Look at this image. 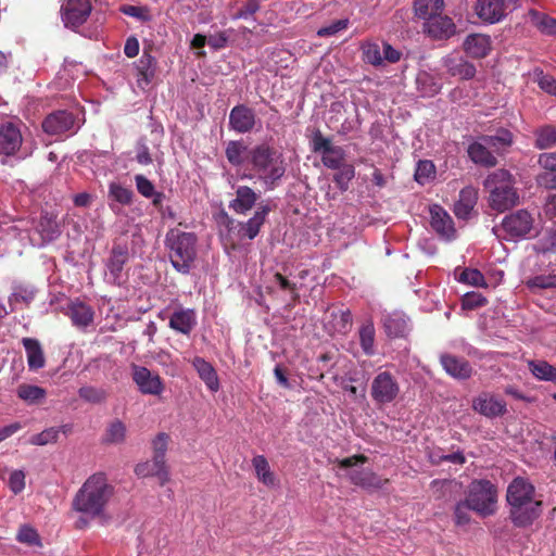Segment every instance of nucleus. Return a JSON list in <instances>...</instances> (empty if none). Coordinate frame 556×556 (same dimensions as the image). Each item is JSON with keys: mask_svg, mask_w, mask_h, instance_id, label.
Segmentation results:
<instances>
[{"mask_svg": "<svg viewBox=\"0 0 556 556\" xmlns=\"http://www.w3.org/2000/svg\"><path fill=\"white\" fill-rule=\"evenodd\" d=\"M119 11L123 14L140 22H148L151 20V12L148 7L123 4L119 7Z\"/></svg>", "mask_w": 556, "mask_h": 556, "instance_id": "obj_54", "label": "nucleus"}, {"mask_svg": "<svg viewBox=\"0 0 556 556\" xmlns=\"http://www.w3.org/2000/svg\"><path fill=\"white\" fill-rule=\"evenodd\" d=\"M486 299L478 292H467L462 300L463 308L473 309L485 305Z\"/></svg>", "mask_w": 556, "mask_h": 556, "instance_id": "obj_61", "label": "nucleus"}, {"mask_svg": "<svg viewBox=\"0 0 556 556\" xmlns=\"http://www.w3.org/2000/svg\"><path fill=\"white\" fill-rule=\"evenodd\" d=\"M506 500L509 517L516 527H528L541 515L542 502L535 500V489L526 478L516 477L509 483Z\"/></svg>", "mask_w": 556, "mask_h": 556, "instance_id": "obj_2", "label": "nucleus"}, {"mask_svg": "<svg viewBox=\"0 0 556 556\" xmlns=\"http://www.w3.org/2000/svg\"><path fill=\"white\" fill-rule=\"evenodd\" d=\"M349 25V20L342 18L337 20L329 24L328 26L321 27L317 30V36L319 37H330L338 34L341 30H344Z\"/></svg>", "mask_w": 556, "mask_h": 556, "instance_id": "obj_62", "label": "nucleus"}, {"mask_svg": "<svg viewBox=\"0 0 556 556\" xmlns=\"http://www.w3.org/2000/svg\"><path fill=\"white\" fill-rule=\"evenodd\" d=\"M22 344L26 352L29 370L36 371L43 368L46 365V358L40 342L34 338H23Z\"/></svg>", "mask_w": 556, "mask_h": 556, "instance_id": "obj_28", "label": "nucleus"}, {"mask_svg": "<svg viewBox=\"0 0 556 556\" xmlns=\"http://www.w3.org/2000/svg\"><path fill=\"white\" fill-rule=\"evenodd\" d=\"M470 507L467 504V501H460L456 504L454 509V516H455V522L458 526H465L469 523L470 521V515H469Z\"/></svg>", "mask_w": 556, "mask_h": 556, "instance_id": "obj_63", "label": "nucleus"}, {"mask_svg": "<svg viewBox=\"0 0 556 556\" xmlns=\"http://www.w3.org/2000/svg\"><path fill=\"white\" fill-rule=\"evenodd\" d=\"M27 225L28 222L18 220L11 229L21 241L28 240L34 247H43L55 240L61 233L55 217L48 213L40 216L31 231L28 229Z\"/></svg>", "mask_w": 556, "mask_h": 556, "instance_id": "obj_6", "label": "nucleus"}, {"mask_svg": "<svg viewBox=\"0 0 556 556\" xmlns=\"http://www.w3.org/2000/svg\"><path fill=\"white\" fill-rule=\"evenodd\" d=\"M23 143V136L17 125L8 122L0 127V154L15 155Z\"/></svg>", "mask_w": 556, "mask_h": 556, "instance_id": "obj_15", "label": "nucleus"}, {"mask_svg": "<svg viewBox=\"0 0 556 556\" xmlns=\"http://www.w3.org/2000/svg\"><path fill=\"white\" fill-rule=\"evenodd\" d=\"M257 200L255 191L248 186H240L236 191V199L230 202V208L238 214H245Z\"/></svg>", "mask_w": 556, "mask_h": 556, "instance_id": "obj_31", "label": "nucleus"}, {"mask_svg": "<svg viewBox=\"0 0 556 556\" xmlns=\"http://www.w3.org/2000/svg\"><path fill=\"white\" fill-rule=\"evenodd\" d=\"M483 140L495 150L510 146L513 142V135L506 129H501L495 136H483Z\"/></svg>", "mask_w": 556, "mask_h": 556, "instance_id": "obj_56", "label": "nucleus"}, {"mask_svg": "<svg viewBox=\"0 0 556 556\" xmlns=\"http://www.w3.org/2000/svg\"><path fill=\"white\" fill-rule=\"evenodd\" d=\"M129 260L127 245L115 244L111 251V255L106 261V278L114 285H119L123 280L124 266Z\"/></svg>", "mask_w": 556, "mask_h": 556, "instance_id": "obj_13", "label": "nucleus"}, {"mask_svg": "<svg viewBox=\"0 0 556 556\" xmlns=\"http://www.w3.org/2000/svg\"><path fill=\"white\" fill-rule=\"evenodd\" d=\"M472 408L488 418L500 417L507 412L506 402L489 392H483L475 397Z\"/></svg>", "mask_w": 556, "mask_h": 556, "instance_id": "obj_14", "label": "nucleus"}, {"mask_svg": "<svg viewBox=\"0 0 556 556\" xmlns=\"http://www.w3.org/2000/svg\"><path fill=\"white\" fill-rule=\"evenodd\" d=\"M538 163L544 169L536 177L538 185L545 189H556V152L541 153Z\"/></svg>", "mask_w": 556, "mask_h": 556, "instance_id": "obj_19", "label": "nucleus"}, {"mask_svg": "<svg viewBox=\"0 0 556 556\" xmlns=\"http://www.w3.org/2000/svg\"><path fill=\"white\" fill-rule=\"evenodd\" d=\"M338 172L333 176V180L338 185V187L344 191L349 187V182L355 176V169L351 164H342L339 168H336Z\"/></svg>", "mask_w": 556, "mask_h": 556, "instance_id": "obj_53", "label": "nucleus"}, {"mask_svg": "<svg viewBox=\"0 0 556 556\" xmlns=\"http://www.w3.org/2000/svg\"><path fill=\"white\" fill-rule=\"evenodd\" d=\"M132 380L142 394L160 395L164 391L161 377L143 366L132 367Z\"/></svg>", "mask_w": 556, "mask_h": 556, "instance_id": "obj_11", "label": "nucleus"}, {"mask_svg": "<svg viewBox=\"0 0 556 556\" xmlns=\"http://www.w3.org/2000/svg\"><path fill=\"white\" fill-rule=\"evenodd\" d=\"M435 176V167L431 161H419L415 170V179L418 184L425 185Z\"/></svg>", "mask_w": 556, "mask_h": 556, "instance_id": "obj_50", "label": "nucleus"}, {"mask_svg": "<svg viewBox=\"0 0 556 556\" xmlns=\"http://www.w3.org/2000/svg\"><path fill=\"white\" fill-rule=\"evenodd\" d=\"M424 30L433 39H448L456 33V26L447 15H439L425 22Z\"/></svg>", "mask_w": 556, "mask_h": 556, "instance_id": "obj_18", "label": "nucleus"}, {"mask_svg": "<svg viewBox=\"0 0 556 556\" xmlns=\"http://www.w3.org/2000/svg\"><path fill=\"white\" fill-rule=\"evenodd\" d=\"M66 315L78 329H87L94 320V309L87 303L76 299L68 303Z\"/></svg>", "mask_w": 556, "mask_h": 556, "instance_id": "obj_16", "label": "nucleus"}, {"mask_svg": "<svg viewBox=\"0 0 556 556\" xmlns=\"http://www.w3.org/2000/svg\"><path fill=\"white\" fill-rule=\"evenodd\" d=\"M135 473L139 478L156 477L162 485L169 480L166 462L155 457L152 460L138 464L135 468Z\"/></svg>", "mask_w": 556, "mask_h": 556, "instance_id": "obj_21", "label": "nucleus"}, {"mask_svg": "<svg viewBox=\"0 0 556 556\" xmlns=\"http://www.w3.org/2000/svg\"><path fill=\"white\" fill-rule=\"evenodd\" d=\"M169 258L174 268L188 274L195 258L197 238L193 233L172 229L166 235Z\"/></svg>", "mask_w": 556, "mask_h": 556, "instance_id": "obj_5", "label": "nucleus"}, {"mask_svg": "<svg viewBox=\"0 0 556 556\" xmlns=\"http://www.w3.org/2000/svg\"><path fill=\"white\" fill-rule=\"evenodd\" d=\"M115 494V486L103 472H96L87 478L72 501L74 511L81 515L77 521L78 528L88 526L89 520L99 519L108 522L110 516L108 506Z\"/></svg>", "mask_w": 556, "mask_h": 556, "instance_id": "obj_1", "label": "nucleus"}, {"mask_svg": "<svg viewBox=\"0 0 556 556\" xmlns=\"http://www.w3.org/2000/svg\"><path fill=\"white\" fill-rule=\"evenodd\" d=\"M431 228L443 240L451 241L456 236L454 222L450 214L440 205L433 204L429 208Z\"/></svg>", "mask_w": 556, "mask_h": 556, "instance_id": "obj_12", "label": "nucleus"}, {"mask_svg": "<svg viewBox=\"0 0 556 556\" xmlns=\"http://www.w3.org/2000/svg\"><path fill=\"white\" fill-rule=\"evenodd\" d=\"M415 14L417 17L429 22L430 18L437 17L442 14L444 9L443 0H415L414 2Z\"/></svg>", "mask_w": 556, "mask_h": 556, "instance_id": "obj_34", "label": "nucleus"}, {"mask_svg": "<svg viewBox=\"0 0 556 556\" xmlns=\"http://www.w3.org/2000/svg\"><path fill=\"white\" fill-rule=\"evenodd\" d=\"M475 12L482 22L488 24L501 22L508 13L500 0H477Z\"/></svg>", "mask_w": 556, "mask_h": 556, "instance_id": "obj_17", "label": "nucleus"}, {"mask_svg": "<svg viewBox=\"0 0 556 556\" xmlns=\"http://www.w3.org/2000/svg\"><path fill=\"white\" fill-rule=\"evenodd\" d=\"M363 60L372 66H382L383 58L380 46L377 42H364L361 47Z\"/></svg>", "mask_w": 556, "mask_h": 556, "instance_id": "obj_45", "label": "nucleus"}, {"mask_svg": "<svg viewBox=\"0 0 556 556\" xmlns=\"http://www.w3.org/2000/svg\"><path fill=\"white\" fill-rule=\"evenodd\" d=\"M457 280L462 283H466V285L473 286V287H484L485 286L484 276L481 274L480 270L475 269V268L464 269L457 277Z\"/></svg>", "mask_w": 556, "mask_h": 556, "instance_id": "obj_55", "label": "nucleus"}, {"mask_svg": "<svg viewBox=\"0 0 556 556\" xmlns=\"http://www.w3.org/2000/svg\"><path fill=\"white\" fill-rule=\"evenodd\" d=\"M442 64L451 76L462 79H471L476 75V67L462 56L447 55L442 59Z\"/></svg>", "mask_w": 556, "mask_h": 556, "instance_id": "obj_24", "label": "nucleus"}, {"mask_svg": "<svg viewBox=\"0 0 556 556\" xmlns=\"http://www.w3.org/2000/svg\"><path fill=\"white\" fill-rule=\"evenodd\" d=\"M534 81L546 93L556 97V78L552 75L545 74L541 68L533 71Z\"/></svg>", "mask_w": 556, "mask_h": 556, "instance_id": "obj_49", "label": "nucleus"}, {"mask_svg": "<svg viewBox=\"0 0 556 556\" xmlns=\"http://www.w3.org/2000/svg\"><path fill=\"white\" fill-rule=\"evenodd\" d=\"M197 324V314L191 308H178L169 318V327L182 334H189Z\"/></svg>", "mask_w": 556, "mask_h": 556, "instance_id": "obj_25", "label": "nucleus"}, {"mask_svg": "<svg viewBox=\"0 0 556 556\" xmlns=\"http://www.w3.org/2000/svg\"><path fill=\"white\" fill-rule=\"evenodd\" d=\"M351 482L364 489H380L386 481L370 470H353L349 473Z\"/></svg>", "mask_w": 556, "mask_h": 556, "instance_id": "obj_36", "label": "nucleus"}, {"mask_svg": "<svg viewBox=\"0 0 556 556\" xmlns=\"http://www.w3.org/2000/svg\"><path fill=\"white\" fill-rule=\"evenodd\" d=\"M59 433L60 429L58 427L47 428L40 433L34 434L29 439V443L38 446L55 443L59 439Z\"/></svg>", "mask_w": 556, "mask_h": 556, "instance_id": "obj_52", "label": "nucleus"}, {"mask_svg": "<svg viewBox=\"0 0 556 556\" xmlns=\"http://www.w3.org/2000/svg\"><path fill=\"white\" fill-rule=\"evenodd\" d=\"M269 211L270 208L268 205L260 206L255 211L254 215L241 226L240 232L251 240L254 239L258 235Z\"/></svg>", "mask_w": 556, "mask_h": 556, "instance_id": "obj_33", "label": "nucleus"}, {"mask_svg": "<svg viewBox=\"0 0 556 556\" xmlns=\"http://www.w3.org/2000/svg\"><path fill=\"white\" fill-rule=\"evenodd\" d=\"M400 393L396 379L388 371L379 372L371 382L370 394L375 402L388 404L393 402Z\"/></svg>", "mask_w": 556, "mask_h": 556, "instance_id": "obj_9", "label": "nucleus"}, {"mask_svg": "<svg viewBox=\"0 0 556 556\" xmlns=\"http://www.w3.org/2000/svg\"><path fill=\"white\" fill-rule=\"evenodd\" d=\"M34 296L35 292L33 289L27 287H16L11 296L9 298V302L11 306L18 302L28 304L34 300Z\"/></svg>", "mask_w": 556, "mask_h": 556, "instance_id": "obj_59", "label": "nucleus"}, {"mask_svg": "<svg viewBox=\"0 0 556 556\" xmlns=\"http://www.w3.org/2000/svg\"><path fill=\"white\" fill-rule=\"evenodd\" d=\"M556 144V128L551 125L540 127L535 131V147L545 150Z\"/></svg>", "mask_w": 556, "mask_h": 556, "instance_id": "obj_43", "label": "nucleus"}, {"mask_svg": "<svg viewBox=\"0 0 556 556\" xmlns=\"http://www.w3.org/2000/svg\"><path fill=\"white\" fill-rule=\"evenodd\" d=\"M441 364L444 370L454 378L466 379L471 376V366L463 358H457L452 355H442Z\"/></svg>", "mask_w": 556, "mask_h": 556, "instance_id": "obj_30", "label": "nucleus"}, {"mask_svg": "<svg viewBox=\"0 0 556 556\" xmlns=\"http://www.w3.org/2000/svg\"><path fill=\"white\" fill-rule=\"evenodd\" d=\"M169 435L165 432L159 433L152 441L153 457L165 460Z\"/></svg>", "mask_w": 556, "mask_h": 556, "instance_id": "obj_58", "label": "nucleus"}, {"mask_svg": "<svg viewBox=\"0 0 556 556\" xmlns=\"http://www.w3.org/2000/svg\"><path fill=\"white\" fill-rule=\"evenodd\" d=\"M528 18L538 29L544 34H556V20L535 10L528 12Z\"/></svg>", "mask_w": 556, "mask_h": 556, "instance_id": "obj_41", "label": "nucleus"}, {"mask_svg": "<svg viewBox=\"0 0 556 556\" xmlns=\"http://www.w3.org/2000/svg\"><path fill=\"white\" fill-rule=\"evenodd\" d=\"M91 9L89 0H68L62 7V21L66 27L77 28L87 21Z\"/></svg>", "mask_w": 556, "mask_h": 556, "instance_id": "obj_10", "label": "nucleus"}, {"mask_svg": "<svg viewBox=\"0 0 556 556\" xmlns=\"http://www.w3.org/2000/svg\"><path fill=\"white\" fill-rule=\"evenodd\" d=\"M78 395L81 400L92 404H100L108 397V393L104 389L92 386L81 387L78 390Z\"/></svg>", "mask_w": 556, "mask_h": 556, "instance_id": "obj_48", "label": "nucleus"}, {"mask_svg": "<svg viewBox=\"0 0 556 556\" xmlns=\"http://www.w3.org/2000/svg\"><path fill=\"white\" fill-rule=\"evenodd\" d=\"M134 192L118 182L109 185V199L121 205H129L132 201Z\"/></svg>", "mask_w": 556, "mask_h": 556, "instance_id": "obj_44", "label": "nucleus"}, {"mask_svg": "<svg viewBox=\"0 0 556 556\" xmlns=\"http://www.w3.org/2000/svg\"><path fill=\"white\" fill-rule=\"evenodd\" d=\"M135 182L138 192L144 198H152L154 195V185L143 175H136Z\"/></svg>", "mask_w": 556, "mask_h": 556, "instance_id": "obj_64", "label": "nucleus"}, {"mask_svg": "<svg viewBox=\"0 0 556 556\" xmlns=\"http://www.w3.org/2000/svg\"><path fill=\"white\" fill-rule=\"evenodd\" d=\"M527 364L535 379L556 383V367L543 359L528 361Z\"/></svg>", "mask_w": 556, "mask_h": 556, "instance_id": "obj_37", "label": "nucleus"}, {"mask_svg": "<svg viewBox=\"0 0 556 556\" xmlns=\"http://www.w3.org/2000/svg\"><path fill=\"white\" fill-rule=\"evenodd\" d=\"M534 217L527 210H518L504 217L502 229L508 240H520L527 238L533 230Z\"/></svg>", "mask_w": 556, "mask_h": 556, "instance_id": "obj_8", "label": "nucleus"}, {"mask_svg": "<svg viewBox=\"0 0 556 556\" xmlns=\"http://www.w3.org/2000/svg\"><path fill=\"white\" fill-rule=\"evenodd\" d=\"M25 472L21 469L11 471L8 485L14 494H20L25 489Z\"/></svg>", "mask_w": 556, "mask_h": 556, "instance_id": "obj_60", "label": "nucleus"}, {"mask_svg": "<svg viewBox=\"0 0 556 556\" xmlns=\"http://www.w3.org/2000/svg\"><path fill=\"white\" fill-rule=\"evenodd\" d=\"M127 428L119 419H114L105 428L102 440L106 444H122L126 439Z\"/></svg>", "mask_w": 556, "mask_h": 556, "instance_id": "obj_40", "label": "nucleus"}, {"mask_svg": "<svg viewBox=\"0 0 556 556\" xmlns=\"http://www.w3.org/2000/svg\"><path fill=\"white\" fill-rule=\"evenodd\" d=\"M527 286L534 289H553L556 288V273L538 275L527 281Z\"/></svg>", "mask_w": 556, "mask_h": 556, "instance_id": "obj_51", "label": "nucleus"}, {"mask_svg": "<svg viewBox=\"0 0 556 556\" xmlns=\"http://www.w3.org/2000/svg\"><path fill=\"white\" fill-rule=\"evenodd\" d=\"M489 143L483 140V136L468 147V155L470 160L480 165L494 166L495 156L489 151Z\"/></svg>", "mask_w": 556, "mask_h": 556, "instance_id": "obj_29", "label": "nucleus"}, {"mask_svg": "<svg viewBox=\"0 0 556 556\" xmlns=\"http://www.w3.org/2000/svg\"><path fill=\"white\" fill-rule=\"evenodd\" d=\"M497 497V489L491 481L477 479L468 485L465 500L472 511L488 517L495 514Z\"/></svg>", "mask_w": 556, "mask_h": 556, "instance_id": "obj_7", "label": "nucleus"}, {"mask_svg": "<svg viewBox=\"0 0 556 556\" xmlns=\"http://www.w3.org/2000/svg\"><path fill=\"white\" fill-rule=\"evenodd\" d=\"M478 191L473 187H465L459 192V198L454 205V213L460 219H468L477 204Z\"/></svg>", "mask_w": 556, "mask_h": 556, "instance_id": "obj_26", "label": "nucleus"}, {"mask_svg": "<svg viewBox=\"0 0 556 556\" xmlns=\"http://www.w3.org/2000/svg\"><path fill=\"white\" fill-rule=\"evenodd\" d=\"M359 342L366 355L375 353V327L372 323H367L361 328Z\"/></svg>", "mask_w": 556, "mask_h": 556, "instance_id": "obj_47", "label": "nucleus"}, {"mask_svg": "<svg viewBox=\"0 0 556 556\" xmlns=\"http://www.w3.org/2000/svg\"><path fill=\"white\" fill-rule=\"evenodd\" d=\"M17 396L28 405L41 403L46 396L47 391L38 386L22 383L16 390Z\"/></svg>", "mask_w": 556, "mask_h": 556, "instance_id": "obj_39", "label": "nucleus"}, {"mask_svg": "<svg viewBox=\"0 0 556 556\" xmlns=\"http://www.w3.org/2000/svg\"><path fill=\"white\" fill-rule=\"evenodd\" d=\"M229 124L237 132H248L255 124L254 112L244 105H237L229 114Z\"/></svg>", "mask_w": 556, "mask_h": 556, "instance_id": "obj_23", "label": "nucleus"}, {"mask_svg": "<svg viewBox=\"0 0 556 556\" xmlns=\"http://www.w3.org/2000/svg\"><path fill=\"white\" fill-rule=\"evenodd\" d=\"M16 540L27 545H41L38 532L29 525H23L20 527Z\"/></svg>", "mask_w": 556, "mask_h": 556, "instance_id": "obj_57", "label": "nucleus"}, {"mask_svg": "<svg viewBox=\"0 0 556 556\" xmlns=\"http://www.w3.org/2000/svg\"><path fill=\"white\" fill-rule=\"evenodd\" d=\"M320 155L323 164L328 168L336 169L339 168L342 164H344V151L341 147L332 144Z\"/></svg>", "mask_w": 556, "mask_h": 556, "instance_id": "obj_46", "label": "nucleus"}, {"mask_svg": "<svg viewBox=\"0 0 556 556\" xmlns=\"http://www.w3.org/2000/svg\"><path fill=\"white\" fill-rule=\"evenodd\" d=\"M252 465L260 482L268 488H275L278 484L277 478L270 469L268 460L263 455L253 457Z\"/></svg>", "mask_w": 556, "mask_h": 556, "instance_id": "obj_35", "label": "nucleus"}, {"mask_svg": "<svg viewBox=\"0 0 556 556\" xmlns=\"http://www.w3.org/2000/svg\"><path fill=\"white\" fill-rule=\"evenodd\" d=\"M484 187L490 193L489 204L494 211L504 212L519 203L514 178L505 169L490 174L484 181Z\"/></svg>", "mask_w": 556, "mask_h": 556, "instance_id": "obj_4", "label": "nucleus"}, {"mask_svg": "<svg viewBox=\"0 0 556 556\" xmlns=\"http://www.w3.org/2000/svg\"><path fill=\"white\" fill-rule=\"evenodd\" d=\"M191 363L206 388L213 393L217 392L220 389V382L213 365L200 356L194 357Z\"/></svg>", "mask_w": 556, "mask_h": 556, "instance_id": "obj_22", "label": "nucleus"}, {"mask_svg": "<svg viewBox=\"0 0 556 556\" xmlns=\"http://www.w3.org/2000/svg\"><path fill=\"white\" fill-rule=\"evenodd\" d=\"M253 149H249L241 141H230L226 147V157L228 162L235 166H240L247 161L252 164Z\"/></svg>", "mask_w": 556, "mask_h": 556, "instance_id": "obj_32", "label": "nucleus"}, {"mask_svg": "<svg viewBox=\"0 0 556 556\" xmlns=\"http://www.w3.org/2000/svg\"><path fill=\"white\" fill-rule=\"evenodd\" d=\"M252 169L266 190L275 189L286 173L282 153L266 144L253 148Z\"/></svg>", "mask_w": 556, "mask_h": 556, "instance_id": "obj_3", "label": "nucleus"}, {"mask_svg": "<svg viewBox=\"0 0 556 556\" xmlns=\"http://www.w3.org/2000/svg\"><path fill=\"white\" fill-rule=\"evenodd\" d=\"M464 50L471 58H484L491 51V38L482 34L469 35L464 42Z\"/></svg>", "mask_w": 556, "mask_h": 556, "instance_id": "obj_27", "label": "nucleus"}, {"mask_svg": "<svg viewBox=\"0 0 556 556\" xmlns=\"http://www.w3.org/2000/svg\"><path fill=\"white\" fill-rule=\"evenodd\" d=\"M156 61L150 54H143L138 63V83L149 84L155 74Z\"/></svg>", "mask_w": 556, "mask_h": 556, "instance_id": "obj_42", "label": "nucleus"}, {"mask_svg": "<svg viewBox=\"0 0 556 556\" xmlns=\"http://www.w3.org/2000/svg\"><path fill=\"white\" fill-rule=\"evenodd\" d=\"M74 116L66 111L50 114L42 123L43 130L49 135H62L74 128Z\"/></svg>", "mask_w": 556, "mask_h": 556, "instance_id": "obj_20", "label": "nucleus"}, {"mask_svg": "<svg viewBox=\"0 0 556 556\" xmlns=\"http://www.w3.org/2000/svg\"><path fill=\"white\" fill-rule=\"evenodd\" d=\"M383 326L388 336L402 337L408 330V320L403 314L394 313L384 318Z\"/></svg>", "mask_w": 556, "mask_h": 556, "instance_id": "obj_38", "label": "nucleus"}]
</instances>
